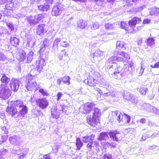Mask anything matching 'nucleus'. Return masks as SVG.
<instances>
[{"label":"nucleus","mask_w":159,"mask_h":159,"mask_svg":"<svg viewBox=\"0 0 159 159\" xmlns=\"http://www.w3.org/2000/svg\"><path fill=\"white\" fill-rule=\"evenodd\" d=\"M81 112L84 114H90L87 116V121L88 124L92 126H95L97 125L101 115L100 110L92 102L85 103Z\"/></svg>","instance_id":"nucleus-1"},{"label":"nucleus","mask_w":159,"mask_h":159,"mask_svg":"<svg viewBox=\"0 0 159 159\" xmlns=\"http://www.w3.org/2000/svg\"><path fill=\"white\" fill-rule=\"evenodd\" d=\"M130 98L128 101L134 104L137 103L138 98L137 97L133 94Z\"/></svg>","instance_id":"nucleus-42"},{"label":"nucleus","mask_w":159,"mask_h":159,"mask_svg":"<svg viewBox=\"0 0 159 159\" xmlns=\"http://www.w3.org/2000/svg\"><path fill=\"white\" fill-rule=\"evenodd\" d=\"M35 102L37 105L43 110L46 108L49 105L48 101L45 98L36 99Z\"/></svg>","instance_id":"nucleus-9"},{"label":"nucleus","mask_w":159,"mask_h":159,"mask_svg":"<svg viewBox=\"0 0 159 159\" xmlns=\"http://www.w3.org/2000/svg\"><path fill=\"white\" fill-rule=\"evenodd\" d=\"M19 111L17 114L18 118L19 120H21L23 119L25 115L27 113L28 108L24 104L21 108L18 109Z\"/></svg>","instance_id":"nucleus-11"},{"label":"nucleus","mask_w":159,"mask_h":159,"mask_svg":"<svg viewBox=\"0 0 159 159\" xmlns=\"http://www.w3.org/2000/svg\"><path fill=\"white\" fill-rule=\"evenodd\" d=\"M69 43L66 41H62L61 40L60 43V45L61 47H66L69 46Z\"/></svg>","instance_id":"nucleus-54"},{"label":"nucleus","mask_w":159,"mask_h":159,"mask_svg":"<svg viewBox=\"0 0 159 159\" xmlns=\"http://www.w3.org/2000/svg\"><path fill=\"white\" fill-rule=\"evenodd\" d=\"M66 24L68 26H70L73 25L74 24L73 17H71V18H70L66 21Z\"/></svg>","instance_id":"nucleus-46"},{"label":"nucleus","mask_w":159,"mask_h":159,"mask_svg":"<svg viewBox=\"0 0 159 159\" xmlns=\"http://www.w3.org/2000/svg\"><path fill=\"white\" fill-rule=\"evenodd\" d=\"M116 54L118 55H120L123 57L124 59L125 62H126L130 58V55L127 53H125L123 51H117L116 52Z\"/></svg>","instance_id":"nucleus-30"},{"label":"nucleus","mask_w":159,"mask_h":159,"mask_svg":"<svg viewBox=\"0 0 159 159\" xmlns=\"http://www.w3.org/2000/svg\"><path fill=\"white\" fill-rule=\"evenodd\" d=\"M132 95V94H131L129 92H125L124 94L123 97L125 99L128 101L129 99L131 98L130 97Z\"/></svg>","instance_id":"nucleus-44"},{"label":"nucleus","mask_w":159,"mask_h":159,"mask_svg":"<svg viewBox=\"0 0 159 159\" xmlns=\"http://www.w3.org/2000/svg\"><path fill=\"white\" fill-rule=\"evenodd\" d=\"M14 7V3L12 1H9L7 2L5 6V8L9 10H11Z\"/></svg>","instance_id":"nucleus-41"},{"label":"nucleus","mask_w":159,"mask_h":159,"mask_svg":"<svg viewBox=\"0 0 159 159\" xmlns=\"http://www.w3.org/2000/svg\"><path fill=\"white\" fill-rule=\"evenodd\" d=\"M11 91L7 86L1 84L0 87V98L6 100L11 96Z\"/></svg>","instance_id":"nucleus-6"},{"label":"nucleus","mask_w":159,"mask_h":159,"mask_svg":"<svg viewBox=\"0 0 159 159\" xmlns=\"http://www.w3.org/2000/svg\"><path fill=\"white\" fill-rule=\"evenodd\" d=\"M87 23L85 21L80 19L77 23V28L78 29H83L87 26Z\"/></svg>","instance_id":"nucleus-25"},{"label":"nucleus","mask_w":159,"mask_h":159,"mask_svg":"<svg viewBox=\"0 0 159 159\" xmlns=\"http://www.w3.org/2000/svg\"><path fill=\"white\" fill-rule=\"evenodd\" d=\"M26 78L27 84L25 87L28 91H32L35 88L37 90L39 88V85L35 81V76L29 74L26 76Z\"/></svg>","instance_id":"nucleus-3"},{"label":"nucleus","mask_w":159,"mask_h":159,"mask_svg":"<svg viewBox=\"0 0 159 159\" xmlns=\"http://www.w3.org/2000/svg\"><path fill=\"white\" fill-rule=\"evenodd\" d=\"M21 84V81L17 79L13 78L10 82L11 89L14 92H16L18 90L20 85Z\"/></svg>","instance_id":"nucleus-8"},{"label":"nucleus","mask_w":159,"mask_h":159,"mask_svg":"<svg viewBox=\"0 0 159 159\" xmlns=\"http://www.w3.org/2000/svg\"><path fill=\"white\" fill-rule=\"evenodd\" d=\"M146 5H144L138 7L136 8L135 10L136 11L139 12L142 11L143 9L146 8Z\"/></svg>","instance_id":"nucleus-52"},{"label":"nucleus","mask_w":159,"mask_h":159,"mask_svg":"<svg viewBox=\"0 0 159 159\" xmlns=\"http://www.w3.org/2000/svg\"><path fill=\"white\" fill-rule=\"evenodd\" d=\"M124 114L125 115L124 118L125 119V122H126L127 123H129L131 119L130 116L125 113H124Z\"/></svg>","instance_id":"nucleus-56"},{"label":"nucleus","mask_w":159,"mask_h":159,"mask_svg":"<svg viewBox=\"0 0 159 159\" xmlns=\"http://www.w3.org/2000/svg\"><path fill=\"white\" fill-rule=\"evenodd\" d=\"M95 2L96 3V5L101 6L103 2H104V0H94Z\"/></svg>","instance_id":"nucleus-60"},{"label":"nucleus","mask_w":159,"mask_h":159,"mask_svg":"<svg viewBox=\"0 0 159 159\" xmlns=\"http://www.w3.org/2000/svg\"><path fill=\"white\" fill-rule=\"evenodd\" d=\"M5 116L4 114L0 116V117L3 120V121L4 123H5V125H6L8 123V121L7 119L5 118Z\"/></svg>","instance_id":"nucleus-64"},{"label":"nucleus","mask_w":159,"mask_h":159,"mask_svg":"<svg viewBox=\"0 0 159 159\" xmlns=\"http://www.w3.org/2000/svg\"><path fill=\"white\" fill-rule=\"evenodd\" d=\"M116 25V24L114 23L112 24L107 23L105 25V26L107 30H111L115 28Z\"/></svg>","instance_id":"nucleus-36"},{"label":"nucleus","mask_w":159,"mask_h":159,"mask_svg":"<svg viewBox=\"0 0 159 159\" xmlns=\"http://www.w3.org/2000/svg\"><path fill=\"white\" fill-rule=\"evenodd\" d=\"M114 58H115V60H116L120 62H125V60L123 57H117L116 56H114Z\"/></svg>","instance_id":"nucleus-62"},{"label":"nucleus","mask_w":159,"mask_h":159,"mask_svg":"<svg viewBox=\"0 0 159 159\" xmlns=\"http://www.w3.org/2000/svg\"><path fill=\"white\" fill-rule=\"evenodd\" d=\"M109 133L108 132H102L99 134V136L98 138V140H105L106 141L109 139L108 136Z\"/></svg>","instance_id":"nucleus-26"},{"label":"nucleus","mask_w":159,"mask_h":159,"mask_svg":"<svg viewBox=\"0 0 159 159\" xmlns=\"http://www.w3.org/2000/svg\"><path fill=\"white\" fill-rule=\"evenodd\" d=\"M0 80L2 83L1 84H3L5 86H7L10 81V79L6 76L5 74H4L1 78Z\"/></svg>","instance_id":"nucleus-29"},{"label":"nucleus","mask_w":159,"mask_h":159,"mask_svg":"<svg viewBox=\"0 0 159 159\" xmlns=\"http://www.w3.org/2000/svg\"><path fill=\"white\" fill-rule=\"evenodd\" d=\"M148 91V89L146 88H141L139 90V92L141 93L142 94L145 95L146 94L147 92Z\"/></svg>","instance_id":"nucleus-50"},{"label":"nucleus","mask_w":159,"mask_h":159,"mask_svg":"<svg viewBox=\"0 0 159 159\" xmlns=\"http://www.w3.org/2000/svg\"><path fill=\"white\" fill-rule=\"evenodd\" d=\"M150 149L154 151L153 153H156L158 150V147L155 145H153L150 147Z\"/></svg>","instance_id":"nucleus-51"},{"label":"nucleus","mask_w":159,"mask_h":159,"mask_svg":"<svg viewBox=\"0 0 159 159\" xmlns=\"http://www.w3.org/2000/svg\"><path fill=\"white\" fill-rule=\"evenodd\" d=\"M115 68V71L112 74V77L116 79L121 80L122 78L128 75L129 73V66L125 65L122 68L121 66L114 64L110 66Z\"/></svg>","instance_id":"nucleus-2"},{"label":"nucleus","mask_w":159,"mask_h":159,"mask_svg":"<svg viewBox=\"0 0 159 159\" xmlns=\"http://www.w3.org/2000/svg\"><path fill=\"white\" fill-rule=\"evenodd\" d=\"M107 34L105 33V32L103 30H101L100 32H99V34L97 36V37L99 38L100 37H102V38L100 39V40L104 41V40L103 39L104 37H106Z\"/></svg>","instance_id":"nucleus-40"},{"label":"nucleus","mask_w":159,"mask_h":159,"mask_svg":"<svg viewBox=\"0 0 159 159\" xmlns=\"http://www.w3.org/2000/svg\"><path fill=\"white\" fill-rule=\"evenodd\" d=\"M149 134H147L146 133L143 134L141 139V141H142L145 140L147 138L149 137Z\"/></svg>","instance_id":"nucleus-58"},{"label":"nucleus","mask_w":159,"mask_h":159,"mask_svg":"<svg viewBox=\"0 0 159 159\" xmlns=\"http://www.w3.org/2000/svg\"><path fill=\"white\" fill-rule=\"evenodd\" d=\"M95 136V135L93 134L90 136H84L83 137V141L84 143L92 142L94 139Z\"/></svg>","instance_id":"nucleus-33"},{"label":"nucleus","mask_w":159,"mask_h":159,"mask_svg":"<svg viewBox=\"0 0 159 159\" xmlns=\"http://www.w3.org/2000/svg\"><path fill=\"white\" fill-rule=\"evenodd\" d=\"M141 21V20L140 18L136 17H134L133 19L130 20L129 21V25L131 28L134 27L135 26L138 22H139Z\"/></svg>","instance_id":"nucleus-24"},{"label":"nucleus","mask_w":159,"mask_h":159,"mask_svg":"<svg viewBox=\"0 0 159 159\" xmlns=\"http://www.w3.org/2000/svg\"><path fill=\"white\" fill-rule=\"evenodd\" d=\"M45 26V24H40L37 27L36 33L38 35H42L46 33V31L44 29Z\"/></svg>","instance_id":"nucleus-17"},{"label":"nucleus","mask_w":159,"mask_h":159,"mask_svg":"<svg viewBox=\"0 0 159 159\" xmlns=\"http://www.w3.org/2000/svg\"><path fill=\"white\" fill-rule=\"evenodd\" d=\"M159 137V131H158L155 133H153L151 135L149 136V138L153 139L156 137Z\"/></svg>","instance_id":"nucleus-63"},{"label":"nucleus","mask_w":159,"mask_h":159,"mask_svg":"<svg viewBox=\"0 0 159 159\" xmlns=\"http://www.w3.org/2000/svg\"><path fill=\"white\" fill-rule=\"evenodd\" d=\"M28 152V149L27 148H24L22 150H17L16 151V154L19 155V159H23L25 158Z\"/></svg>","instance_id":"nucleus-14"},{"label":"nucleus","mask_w":159,"mask_h":159,"mask_svg":"<svg viewBox=\"0 0 159 159\" xmlns=\"http://www.w3.org/2000/svg\"><path fill=\"white\" fill-rule=\"evenodd\" d=\"M7 151L6 149H3L0 151V159H4L7 157Z\"/></svg>","instance_id":"nucleus-37"},{"label":"nucleus","mask_w":159,"mask_h":159,"mask_svg":"<svg viewBox=\"0 0 159 159\" xmlns=\"http://www.w3.org/2000/svg\"><path fill=\"white\" fill-rule=\"evenodd\" d=\"M91 56L97 61H100L103 57V53L99 50H97L93 53Z\"/></svg>","instance_id":"nucleus-12"},{"label":"nucleus","mask_w":159,"mask_h":159,"mask_svg":"<svg viewBox=\"0 0 159 159\" xmlns=\"http://www.w3.org/2000/svg\"><path fill=\"white\" fill-rule=\"evenodd\" d=\"M10 42L12 45L16 46L19 44V39L16 37H11L10 40Z\"/></svg>","instance_id":"nucleus-32"},{"label":"nucleus","mask_w":159,"mask_h":159,"mask_svg":"<svg viewBox=\"0 0 159 159\" xmlns=\"http://www.w3.org/2000/svg\"><path fill=\"white\" fill-rule=\"evenodd\" d=\"M39 92L43 96H47L48 95V94L46 90H44L43 89H40L39 90Z\"/></svg>","instance_id":"nucleus-48"},{"label":"nucleus","mask_w":159,"mask_h":159,"mask_svg":"<svg viewBox=\"0 0 159 159\" xmlns=\"http://www.w3.org/2000/svg\"><path fill=\"white\" fill-rule=\"evenodd\" d=\"M150 14L152 15H159V8L153 7L151 8L150 11Z\"/></svg>","instance_id":"nucleus-34"},{"label":"nucleus","mask_w":159,"mask_h":159,"mask_svg":"<svg viewBox=\"0 0 159 159\" xmlns=\"http://www.w3.org/2000/svg\"><path fill=\"white\" fill-rule=\"evenodd\" d=\"M51 115L52 117L56 119L58 118L60 113L59 111L57 110V107L54 106L51 109Z\"/></svg>","instance_id":"nucleus-23"},{"label":"nucleus","mask_w":159,"mask_h":159,"mask_svg":"<svg viewBox=\"0 0 159 159\" xmlns=\"http://www.w3.org/2000/svg\"><path fill=\"white\" fill-rule=\"evenodd\" d=\"M43 16V14H39L33 16H29L27 18L28 23L31 26H34L43 19L44 18Z\"/></svg>","instance_id":"nucleus-5"},{"label":"nucleus","mask_w":159,"mask_h":159,"mask_svg":"<svg viewBox=\"0 0 159 159\" xmlns=\"http://www.w3.org/2000/svg\"><path fill=\"white\" fill-rule=\"evenodd\" d=\"M98 80L94 79L92 76H90L89 79L85 80L84 82L85 84H87L88 85L90 86H95L96 84H98Z\"/></svg>","instance_id":"nucleus-20"},{"label":"nucleus","mask_w":159,"mask_h":159,"mask_svg":"<svg viewBox=\"0 0 159 159\" xmlns=\"http://www.w3.org/2000/svg\"><path fill=\"white\" fill-rule=\"evenodd\" d=\"M76 145L77 149L78 150H80L83 146V143L81 141L80 139L79 138H76Z\"/></svg>","instance_id":"nucleus-39"},{"label":"nucleus","mask_w":159,"mask_h":159,"mask_svg":"<svg viewBox=\"0 0 159 159\" xmlns=\"http://www.w3.org/2000/svg\"><path fill=\"white\" fill-rule=\"evenodd\" d=\"M141 66L140 69V72L139 74V76H141L142 75L143 73L144 72V69H145V67H144V66H143L142 63V62L141 63Z\"/></svg>","instance_id":"nucleus-61"},{"label":"nucleus","mask_w":159,"mask_h":159,"mask_svg":"<svg viewBox=\"0 0 159 159\" xmlns=\"http://www.w3.org/2000/svg\"><path fill=\"white\" fill-rule=\"evenodd\" d=\"M100 82L102 86L105 88L108 91L112 90L113 88L111 85H110L109 83L107 82L103 79H102V80Z\"/></svg>","instance_id":"nucleus-22"},{"label":"nucleus","mask_w":159,"mask_h":159,"mask_svg":"<svg viewBox=\"0 0 159 159\" xmlns=\"http://www.w3.org/2000/svg\"><path fill=\"white\" fill-rule=\"evenodd\" d=\"M24 102L21 100H16L14 101H12L11 102L10 105L14 107H15V108L16 109V110L18 109L21 107L23 106Z\"/></svg>","instance_id":"nucleus-18"},{"label":"nucleus","mask_w":159,"mask_h":159,"mask_svg":"<svg viewBox=\"0 0 159 159\" xmlns=\"http://www.w3.org/2000/svg\"><path fill=\"white\" fill-rule=\"evenodd\" d=\"M10 125H9L7 124L1 127V129L3 131L5 134H7L10 131Z\"/></svg>","instance_id":"nucleus-38"},{"label":"nucleus","mask_w":159,"mask_h":159,"mask_svg":"<svg viewBox=\"0 0 159 159\" xmlns=\"http://www.w3.org/2000/svg\"><path fill=\"white\" fill-rule=\"evenodd\" d=\"M144 105V107H147L146 110L148 111L152 112L156 114L159 115V109H157L153 106L149 105V104H146Z\"/></svg>","instance_id":"nucleus-19"},{"label":"nucleus","mask_w":159,"mask_h":159,"mask_svg":"<svg viewBox=\"0 0 159 159\" xmlns=\"http://www.w3.org/2000/svg\"><path fill=\"white\" fill-rule=\"evenodd\" d=\"M61 79L62 80L61 84H67L68 85H69L70 84V78L69 76H65L63 78L61 77Z\"/></svg>","instance_id":"nucleus-35"},{"label":"nucleus","mask_w":159,"mask_h":159,"mask_svg":"<svg viewBox=\"0 0 159 159\" xmlns=\"http://www.w3.org/2000/svg\"><path fill=\"white\" fill-rule=\"evenodd\" d=\"M20 61H23L27 63H30L33 59L34 52L32 51H30L28 52H25L23 50H20L19 52Z\"/></svg>","instance_id":"nucleus-4"},{"label":"nucleus","mask_w":159,"mask_h":159,"mask_svg":"<svg viewBox=\"0 0 159 159\" xmlns=\"http://www.w3.org/2000/svg\"><path fill=\"white\" fill-rule=\"evenodd\" d=\"M46 76L48 79H50L54 76V75L52 72L51 71H49L47 73Z\"/></svg>","instance_id":"nucleus-55"},{"label":"nucleus","mask_w":159,"mask_h":159,"mask_svg":"<svg viewBox=\"0 0 159 159\" xmlns=\"http://www.w3.org/2000/svg\"><path fill=\"white\" fill-rule=\"evenodd\" d=\"M99 27V25L98 23V22H95L93 23L91 26V28L93 30H94L98 29Z\"/></svg>","instance_id":"nucleus-47"},{"label":"nucleus","mask_w":159,"mask_h":159,"mask_svg":"<svg viewBox=\"0 0 159 159\" xmlns=\"http://www.w3.org/2000/svg\"><path fill=\"white\" fill-rule=\"evenodd\" d=\"M123 116L122 113L116 111L112 112V119H110L111 122L117 120L119 123L123 122L125 120H123Z\"/></svg>","instance_id":"nucleus-7"},{"label":"nucleus","mask_w":159,"mask_h":159,"mask_svg":"<svg viewBox=\"0 0 159 159\" xmlns=\"http://www.w3.org/2000/svg\"><path fill=\"white\" fill-rule=\"evenodd\" d=\"M109 134L111 139L114 141L118 142L120 141L122 138L121 134L117 130L110 131Z\"/></svg>","instance_id":"nucleus-10"},{"label":"nucleus","mask_w":159,"mask_h":159,"mask_svg":"<svg viewBox=\"0 0 159 159\" xmlns=\"http://www.w3.org/2000/svg\"><path fill=\"white\" fill-rule=\"evenodd\" d=\"M154 39L152 38H149L147 39V44L148 46H151L154 43Z\"/></svg>","instance_id":"nucleus-43"},{"label":"nucleus","mask_w":159,"mask_h":159,"mask_svg":"<svg viewBox=\"0 0 159 159\" xmlns=\"http://www.w3.org/2000/svg\"><path fill=\"white\" fill-rule=\"evenodd\" d=\"M104 159H113L112 156L110 154H106L103 156Z\"/></svg>","instance_id":"nucleus-59"},{"label":"nucleus","mask_w":159,"mask_h":159,"mask_svg":"<svg viewBox=\"0 0 159 159\" xmlns=\"http://www.w3.org/2000/svg\"><path fill=\"white\" fill-rule=\"evenodd\" d=\"M49 41L47 39H44L43 42V45L44 47H47L49 45Z\"/></svg>","instance_id":"nucleus-53"},{"label":"nucleus","mask_w":159,"mask_h":159,"mask_svg":"<svg viewBox=\"0 0 159 159\" xmlns=\"http://www.w3.org/2000/svg\"><path fill=\"white\" fill-rule=\"evenodd\" d=\"M91 143H92V148L94 149H95L99 145V143L97 141H92Z\"/></svg>","instance_id":"nucleus-57"},{"label":"nucleus","mask_w":159,"mask_h":159,"mask_svg":"<svg viewBox=\"0 0 159 159\" xmlns=\"http://www.w3.org/2000/svg\"><path fill=\"white\" fill-rule=\"evenodd\" d=\"M6 111L12 117L14 118L18 117L17 115V110L13 106L8 107L6 109Z\"/></svg>","instance_id":"nucleus-15"},{"label":"nucleus","mask_w":159,"mask_h":159,"mask_svg":"<svg viewBox=\"0 0 159 159\" xmlns=\"http://www.w3.org/2000/svg\"><path fill=\"white\" fill-rule=\"evenodd\" d=\"M9 139L11 143L16 145H18L21 142L20 138L16 135L10 137Z\"/></svg>","instance_id":"nucleus-13"},{"label":"nucleus","mask_w":159,"mask_h":159,"mask_svg":"<svg viewBox=\"0 0 159 159\" xmlns=\"http://www.w3.org/2000/svg\"><path fill=\"white\" fill-rule=\"evenodd\" d=\"M61 39L60 38H56L54 41L52 48L55 51H56L58 49V45L60 42L61 41Z\"/></svg>","instance_id":"nucleus-28"},{"label":"nucleus","mask_w":159,"mask_h":159,"mask_svg":"<svg viewBox=\"0 0 159 159\" xmlns=\"http://www.w3.org/2000/svg\"><path fill=\"white\" fill-rule=\"evenodd\" d=\"M115 59L114 56L111 57L108 59L106 64V66H107V68H108L109 70H111L112 69H113L114 70V71H115V68L114 67L110 66L113 65V64H116L114 62V61L115 60Z\"/></svg>","instance_id":"nucleus-21"},{"label":"nucleus","mask_w":159,"mask_h":159,"mask_svg":"<svg viewBox=\"0 0 159 159\" xmlns=\"http://www.w3.org/2000/svg\"><path fill=\"white\" fill-rule=\"evenodd\" d=\"M62 11V8L59 5L54 6L52 9V15L53 16H58L61 14Z\"/></svg>","instance_id":"nucleus-16"},{"label":"nucleus","mask_w":159,"mask_h":159,"mask_svg":"<svg viewBox=\"0 0 159 159\" xmlns=\"http://www.w3.org/2000/svg\"><path fill=\"white\" fill-rule=\"evenodd\" d=\"M38 9L41 11H47L49 10L50 9L49 5L44 3L39 6H38Z\"/></svg>","instance_id":"nucleus-27"},{"label":"nucleus","mask_w":159,"mask_h":159,"mask_svg":"<svg viewBox=\"0 0 159 159\" xmlns=\"http://www.w3.org/2000/svg\"><path fill=\"white\" fill-rule=\"evenodd\" d=\"M125 44L124 43L121 41H117L116 43V47L117 48H125Z\"/></svg>","instance_id":"nucleus-45"},{"label":"nucleus","mask_w":159,"mask_h":159,"mask_svg":"<svg viewBox=\"0 0 159 159\" xmlns=\"http://www.w3.org/2000/svg\"><path fill=\"white\" fill-rule=\"evenodd\" d=\"M47 58L45 56L40 57L38 60L36 61V63L43 66L46 64Z\"/></svg>","instance_id":"nucleus-31"},{"label":"nucleus","mask_w":159,"mask_h":159,"mask_svg":"<svg viewBox=\"0 0 159 159\" xmlns=\"http://www.w3.org/2000/svg\"><path fill=\"white\" fill-rule=\"evenodd\" d=\"M120 27L121 29H124L126 30H128V28L127 27V25L126 24L124 21L121 22L120 24Z\"/></svg>","instance_id":"nucleus-49"}]
</instances>
